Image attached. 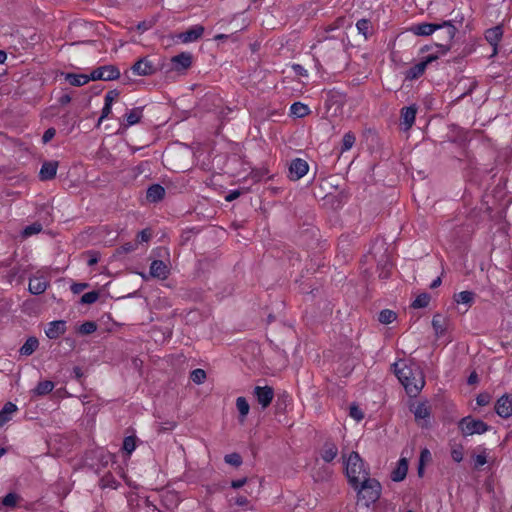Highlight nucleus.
I'll list each match as a JSON object with an SVG mask.
<instances>
[{
  "label": "nucleus",
  "mask_w": 512,
  "mask_h": 512,
  "mask_svg": "<svg viewBox=\"0 0 512 512\" xmlns=\"http://www.w3.org/2000/svg\"><path fill=\"white\" fill-rule=\"evenodd\" d=\"M392 366L395 375L404 386L406 393L410 397H416L425 384L424 376L420 368L414 363L409 365L403 364L402 367H399V363H394Z\"/></svg>",
  "instance_id": "nucleus-1"
},
{
  "label": "nucleus",
  "mask_w": 512,
  "mask_h": 512,
  "mask_svg": "<svg viewBox=\"0 0 512 512\" xmlns=\"http://www.w3.org/2000/svg\"><path fill=\"white\" fill-rule=\"evenodd\" d=\"M346 476L352 488H357V484L366 477H370V472L359 453L352 451L348 458L344 460Z\"/></svg>",
  "instance_id": "nucleus-2"
},
{
  "label": "nucleus",
  "mask_w": 512,
  "mask_h": 512,
  "mask_svg": "<svg viewBox=\"0 0 512 512\" xmlns=\"http://www.w3.org/2000/svg\"><path fill=\"white\" fill-rule=\"evenodd\" d=\"M353 489L357 491L358 501L362 502L367 508L380 499L382 492L380 482L371 477H366L357 484V488Z\"/></svg>",
  "instance_id": "nucleus-3"
},
{
  "label": "nucleus",
  "mask_w": 512,
  "mask_h": 512,
  "mask_svg": "<svg viewBox=\"0 0 512 512\" xmlns=\"http://www.w3.org/2000/svg\"><path fill=\"white\" fill-rule=\"evenodd\" d=\"M446 29L445 40L451 42L458 31L452 20L443 21L442 23H420L410 27V31L417 36H429L437 30Z\"/></svg>",
  "instance_id": "nucleus-4"
},
{
  "label": "nucleus",
  "mask_w": 512,
  "mask_h": 512,
  "mask_svg": "<svg viewBox=\"0 0 512 512\" xmlns=\"http://www.w3.org/2000/svg\"><path fill=\"white\" fill-rule=\"evenodd\" d=\"M458 428L463 436H471L487 432L490 429V426L481 419L466 416L458 422Z\"/></svg>",
  "instance_id": "nucleus-5"
},
{
  "label": "nucleus",
  "mask_w": 512,
  "mask_h": 512,
  "mask_svg": "<svg viewBox=\"0 0 512 512\" xmlns=\"http://www.w3.org/2000/svg\"><path fill=\"white\" fill-rule=\"evenodd\" d=\"M120 77V71L115 65H104L94 69L89 78L91 81L103 80L112 81Z\"/></svg>",
  "instance_id": "nucleus-6"
},
{
  "label": "nucleus",
  "mask_w": 512,
  "mask_h": 512,
  "mask_svg": "<svg viewBox=\"0 0 512 512\" xmlns=\"http://www.w3.org/2000/svg\"><path fill=\"white\" fill-rule=\"evenodd\" d=\"M439 56L437 54H430L424 57L419 63L413 65L405 72V79L406 80H415L421 77L428 64L432 63L433 61L437 60Z\"/></svg>",
  "instance_id": "nucleus-7"
},
{
  "label": "nucleus",
  "mask_w": 512,
  "mask_h": 512,
  "mask_svg": "<svg viewBox=\"0 0 512 512\" xmlns=\"http://www.w3.org/2000/svg\"><path fill=\"white\" fill-rule=\"evenodd\" d=\"M193 63V55L190 52H181L171 58V70L178 73L187 71Z\"/></svg>",
  "instance_id": "nucleus-8"
},
{
  "label": "nucleus",
  "mask_w": 512,
  "mask_h": 512,
  "mask_svg": "<svg viewBox=\"0 0 512 512\" xmlns=\"http://www.w3.org/2000/svg\"><path fill=\"white\" fill-rule=\"evenodd\" d=\"M258 404L262 409H266L270 406L274 398V389L271 386H256L253 391Z\"/></svg>",
  "instance_id": "nucleus-9"
},
{
  "label": "nucleus",
  "mask_w": 512,
  "mask_h": 512,
  "mask_svg": "<svg viewBox=\"0 0 512 512\" xmlns=\"http://www.w3.org/2000/svg\"><path fill=\"white\" fill-rule=\"evenodd\" d=\"M415 421L421 428H429L430 417H431V409L427 406L426 402H420L413 410Z\"/></svg>",
  "instance_id": "nucleus-10"
},
{
  "label": "nucleus",
  "mask_w": 512,
  "mask_h": 512,
  "mask_svg": "<svg viewBox=\"0 0 512 512\" xmlns=\"http://www.w3.org/2000/svg\"><path fill=\"white\" fill-rule=\"evenodd\" d=\"M131 70L138 76H150L157 72V68L148 59V57H142L136 61L132 65Z\"/></svg>",
  "instance_id": "nucleus-11"
},
{
  "label": "nucleus",
  "mask_w": 512,
  "mask_h": 512,
  "mask_svg": "<svg viewBox=\"0 0 512 512\" xmlns=\"http://www.w3.org/2000/svg\"><path fill=\"white\" fill-rule=\"evenodd\" d=\"M309 170L308 163L301 159L295 158L290 162L289 165V178L293 181L299 180L307 174Z\"/></svg>",
  "instance_id": "nucleus-12"
},
{
  "label": "nucleus",
  "mask_w": 512,
  "mask_h": 512,
  "mask_svg": "<svg viewBox=\"0 0 512 512\" xmlns=\"http://www.w3.org/2000/svg\"><path fill=\"white\" fill-rule=\"evenodd\" d=\"M495 412L501 418H509L512 416V395L504 394L495 403Z\"/></svg>",
  "instance_id": "nucleus-13"
},
{
  "label": "nucleus",
  "mask_w": 512,
  "mask_h": 512,
  "mask_svg": "<svg viewBox=\"0 0 512 512\" xmlns=\"http://www.w3.org/2000/svg\"><path fill=\"white\" fill-rule=\"evenodd\" d=\"M204 30L202 25H194L186 31L179 33L177 38L183 43L194 42L202 37Z\"/></svg>",
  "instance_id": "nucleus-14"
},
{
  "label": "nucleus",
  "mask_w": 512,
  "mask_h": 512,
  "mask_svg": "<svg viewBox=\"0 0 512 512\" xmlns=\"http://www.w3.org/2000/svg\"><path fill=\"white\" fill-rule=\"evenodd\" d=\"M416 113L417 108L415 105L403 107L401 109L400 119L401 124L404 125L405 131L409 130L413 126L416 118Z\"/></svg>",
  "instance_id": "nucleus-15"
},
{
  "label": "nucleus",
  "mask_w": 512,
  "mask_h": 512,
  "mask_svg": "<svg viewBox=\"0 0 512 512\" xmlns=\"http://www.w3.org/2000/svg\"><path fill=\"white\" fill-rule=\"evenodd\" d=\"M66 332V321L56 320L48 324V328L45 330L46 336L49 339H57Z\"/></svg>",
  "instance_id": "nucleus-16"
},
{
  "label": "nucleus",
  "mask_w": 512,
  "mask_h": 512,
  "mask_svg": "<svg viewBox=\"0 0 512 512\" xmlns=\"http://www.w3.org/2000/svg\"><path fill=\"white\" fill-rule=\"evenodd\" d=\"M57 168H58L57 161L44 162L39 171V179L41 181L52 180L56 176Z\"/></svg>",
  "instance_id": "nucleus-17"
},
{
  "label": "nucleus",
  "mask_w": 512,
  "mask_h": 512,
  "mask_svg": "<svg viewBox=\"0 0 512 512\" xmlns=\"http://www.w3.org/2000/svg\"><path fill=\"white\" fill-rule=\"evenodd\" d=\"M449 320L447 317L442 314H435L432 319V327L434 329L435 335L440 338L445 335L448 329Z\"/></svg>",
  "instance_id": "nucleus-18"
},
{
  "label": "nucleus",
  "mask_w": 512,
  "mask_h": 512,
  "mask_svg": "<svg viewBox=\"0 0 512 512\" xmlns=\"http://www.w3.org/2000/svg\"><path fill=\"white\" fill-rule=\"evenodd\" d=\"M169 268L162 260H154L150 265V274L154 278L166 279L169 275Z\"/></svg>",
  "instance_id": "nucleus-19"
},
{
  "label": "nucleus",
  "mask_w": 512,
  "mask_h": 512,
  "mask_svg": "<svg viewBox=\"0 0 512 512\" xmlns=\"http://www.w3.org/2000/svg\"><path fill=\"white\" fill-rule=\"evenodd\" d=\"M338 454V448L332 440H326L321 449V458L324 462H332Z\"/></svg>",
  "instance_id": "nucleus-20"
},
{
  "label": "nucleus",
  "mask_w": 512,
  "mask_h": 512,
  "mask_svg": "<svg viewBox=\"0 0 512 512\" xmlns=\"http://www.w3.org/2000/svg\"><path fill=\"white\" fill-rule=\"evenodd\" d=\"M49 286V282L43 277H32L29 279V292L33 295L44 293Z\"/></svg>",
  "instance_id": "nucleus-21"
},
{
  "label": "nucleus",
  "mask_w": 512,
  "mask_h": 512,
  "mask_svg": "<svg viewBox=\"0 0 512 512\" xmlns=\"http://www.w3.org/2000/svg\"><path fill=\"white\" fill-rule=\"evenodd\" d=\"M408 472V460L406 458H401L397 466L391 472V479L394 482L403 481Z\"/></svg>",
  "instance_id": "nucleus-22"
},
{
  "label": "nucleus",
  "mask_w": 512,
  "mask_h": 512,
  "mask_svg": "<svg viewBox=\"0 0 512 512\" xmlns=\"http://www.w3.org/2000/svg\"><path fill=\"white\" fill-rule=\"evenodd\" d=\"M503 35V29L501 26L492 27L485 32V39L493 46L494 54L497 53V44L501 40Z\"/></svg>",
  "instance_id": "nucleus-23"
},
{
  "label": "nucleus",
  "mask_w": 512,
  "mask_h": 512,
  "mask_svg": "<svg viewBox=\"0 0 512 512\" xmlns=\"http://www.w3.org/2000/svg\"><path fill=\"white\" fill-rule=\"evenodd\" d=\"M144 107H135L125 114V123L122 124L124 129L140 122L143 116Z\"/></svg>",
  "instance_id": "nucleus-24"
},
{
  "label": "nucleus",
  "mask_w": 512,
  "mask_h": 512,
  "mask_svg": "<svg viewBox=\"0 0 512 512\" xmlns=\"http://www.w3.org/2000/svg\"><path fill=\"white\" fill-rule=\"evenodd\" d=\"M165 196V189L160 184H152L146 192V198L149 202L157 203Z\"/></svg>",
  "instance_id": "nucleus-25"
},
{
  "label": "nucleus",
  "mask_w": 512,
  "mask_h": 512,
  "mask_svg": "<svg viewBox=\"0 0 512 512\" xmlns=\"http://www.w3.org/2000/svg\"><path fill=\"white\" fill-rule=\"evenodd\" d=\"M18 407L12 403L7 402L0 410V428L12 419V415L17 412Z\"/></svg>",
  "instance_id": "nucleus-26"
},
{
  "label": "nucleus",
  "mask_w": 512,
  "mask_h": 512,
  "mask_svg": "<svg viewBox=\"0 0 512 512\" xmlns=\"http://www.w3.org/2000/svg\"><path fill=\"white\" fill-rule=\"evenodd\" d=\"M65 80L72 86L80 87L91 81L87 74L67 73Z\"/></svg>",
  "instance_id": "nucleus-27"
},
{
  "label": "nucleus",
  "mask_w": 512,
  "mask_h": 512,
  "mask_svg": "<svg viewBox=\"0 0 512 512\" xmlns=\"http://www.w3.org/2000/svg\"><path fill=\"white\" fill-rule=\"evenodd\" d=\"M39 346V341L36 337H29L20 348L19 352L21 355L30 356L35 352Z\"/></svg>",
  "instance_id": "nucleus-28"
},
{
  "label": "nucleus",
  "mask_w": 512,
  "mask_h": 512,
  "mask_svg": "<svg viewBox=\"0 0 512 512\" xmlns=\"http://www.w3.org/2000/svg\"><path fill=\"white\" fill-rule=\"evenodd\" d=\"M54 388V383L50 380L40 381L33 389V393L37 396H44L49 394Z\"/></svg>",
  "instance_id": "nucleus-29"
},
{
  "label": "nucleus",
  "mask_w": 512,
  "mask_h": 512,
  "mask_svg": "<svg viewBox=\"0 0 512 512\" xmlns=\"http://www.w3.org/2000/svg\"><path fill=\"white\" fill-rule=\"evenodd\" d=\"M356 28L358 30V33L362 34L365 37V39H367L369 35H371L372 33V25L369 19L363 18L358 20L356 23Z\"/></svg>",
  "instance_id": "nucleus-30"
},
{
  "label": "nucleus",
  "mask_w": 512,
  "mask_h": 512,
  "mask_svg": "<svg viewBox=\"0 0 512 512\" xmlns=\"http://www.w3.org/2000/svg\"><path fill=\"white\" fill-rule=\"evenodd\" d=\"M236 407L239 411L240 421L243 422L249 413V403L245 397H238L236 399Z\"/></svg>",
  "instance_id": "nucleus-31"
},
{
  "label": "nucleus",
  "mask_w": 512,
  "mask_h": 512,
  "mask_svg": "<svg viewBox=\"0 0 512 512\" xmlns=\"http://www.w3.org/2000/svg\"><path fill=\"white\" fill-rule=\"evenodd\" d=\"M475 294L472 291H462L454 295V300L458 304H466L471 306L474 301Z\"/></svg>",
  "instance_id": "nucleus-32"
},
{
  "label": "nucleus",
  "mask_w": 512,
  "mask_h": 512,
  "mask_svg": "<svg viewBox=\"0 0 512 512\" xmlns=\"http://www.w3.org/2000/svg\"><path fill=\"white\" fill-rule=\"evenodd\" d=\"M290 112L296 117L302 118L310 113V109L306 104L295 102L291 105Z\"/></svg>",
  "instance_id": "nucleus-33"
},
{
  "label": "nucleus",
  "mask_w": 512,
  "mask_h": 512,
  "mask_svg": "<svg viewBox=\"0 0 512 512\" xmlns=\"http://www.w3.org/2000/svg\"><path fill=\"white\" fill-rule=\"evenodd\" d=\"M397 318V313L390 309H383L378 314V321L381 324H390Z\"/></svg>",
  "instance_id": "nucleus-34"
},
{
  "label": "nucleus",
  "mask_w": 512,
  "mask_h": 512,
  "mask_svg": "<svg viewBox=\"0 0 512 512\" xmlns=\"http://www.w3.org/2000/svg\"><path fill=\"white\" fill-rule=\"evenodd\" d=\"M138 438L136 435L126 436L123 440L122 450L127 454L131 455L132 452L136 449V443Z\"/></svg>",
  "instance_id": "nucleus-35"
},
{
  "label": "nucleus",
  "mask_w": 512,
  "mask_h": 512,
  "mask_svg": "<svg viewBox=\"0 0 512 512\" xmlns=\"http://www.w3.org/2000/svg\"><path fill=\"white\" fill-rule=\"evenodd\" d=\"M430 300V294L423 292L416 297V299L412 302L411 307L415 309L425 308L429 305Z\"/></svg>",
  "instance_id": "nucleus-36"
},
{
  "label": "nucleus",
  "mask_w": 512,
  "mask_h": 512,
  "mask_svg": "<svg viewBox=\"0 0 512 512\" xmlns=\"http://www.w3.org/2000/svg\"><path fill=\"white\" fill-rule=\"evenodd\" d=\"M356 141L355 134L351 131L344 134L342 139V152L350 150Z\"/></svg>",
  "instance_id": "nucleus-37"
},
{
  "label": "nucleus",
  "mask_w": 512,
  "mask_h": 512,
  "mask_svg": "<svg viewBox=\"0 0 512 512\" xmlns=\"http://www.w3.org/2000/svg\"><path fill=\"white\" fill-rule=\"evenodd\" d=\"M97 330V324L94 321H86L78 327V333L81 335H89Z\"/></svg>",
  "instance_id": "nucleus-38"
},
{
  "label": "nucleus",
  "mask_w": 512,
  "mask_h": 512,
  "mask_svg": "<svg viewBox=\"0 0 512 512\" xmlns=\"http://www.w3.org/2000/svg\"><path fill=\"white\" fill-rule=\"evenodd\" d=\"M206 377H207L206 372L203 369H200V368L194 369L190 373V379L195 384H202L205 381Z\"/></svg>",
  "instance_id": "nucleus-39"
},
{
  "label": "nucleus",
  "mask_w": 512,
  "mask_h": 512,
  "mask_svg": "<svg viewBox=\"0 0 512 512\" xmlns=\"http://www.w3.org/2000/svg\"><path fill=\"white\" fill-rule=\"evenodd\" d=\"M42 228V224L38 222L32 223L31 225H28L24 228L22 235L24 237L32 236L34 234L41 232Z\"/></svg>",
  "instance_id": "nucleus-40"
},
{
  "label": "nucleus",
  "mask_w": 512,
  "mask_h": 512,
  "mask_svg": "<svg viewBox=\"0 0 512 512\" xmlns=\"http://www.w3.org/2000/svg\"><path fill=\"white\" fill-rule=\"evenodd\" d=\"M224 461L227 464L238 467L242 464V457L239 453L234 452V453L225 455Z\"/></svg>",
  "instance_id": "nucleus-41"
},
{
  "label": "nucleus",
  "mask_w": 512,
  "mask_h": 512,
  "mask_svg": "<svg viewBox=\"0 0 512 512\" xmlns=\"http://www.w3.org/2000/svg\"><path fill=\"white\" fill-rule=\"evenodd\" d=\"M99 298V292L98 291H90L82 295L80 299L81 304H93L95 303Z\"/></svg>",
  "instance_id": "nucleus-42"
},
{
  "label": "nucleus",
  "mask_w": 512,
  "mask_h": 512,
  "mask_svg": "<svg viewBox=\"0 0 512 512\" xmlns=\"http://www.w3.org/2000/svg\"><path fill=\"white\" fill-rule=\"evenodd\" d=\"M463 450L462 444H456L452 447L451 457L455 462L460 463L463 460Z\"/></svg>",
  "instance_id": "nucleus-43"
},
{
  "label": "nucleus",
  "mask_w": 512,
  "mask_h": 512,
  "mask_svg": "<svg viewBox=\"0 0 512 512\" xmlns=\"http://www.w3.org/2000/svg\"><path fill=\"white\" fill-rule=\"evenodd\" d=\"M157 22L156 17H152L150 20H143L139 22L136 26L137 30L140 32H145L149 29H151Z\"/></svg>",
  "instance_id": "nucleus-44"
},
{
  "label": "nucleus",
  "mask_w": 512,
  "mask_h": 512,
  "mask_svg": "<svg viewBox=\"0 0 512 512\" xmlns=\"http://www.w3.org/2000/svg\"><path fill=\"white\" fill-rule=\"evenodd\" d=\"M437 39L444 42V43H436V46L440 49L441 54H445L450 50V43L445 40L446 37V31L443 33V35L438 34Z\"/></svg>",
  "instance_id": "nucleus-45"
},
{
  "label": "nucleus",
  "mask_w": 512,
  "mask_h": 512,
  "mask_svg": "<svg viewBox=\"0 0 512 512\" xmlns=\"http://www.w3.org/2000/svg\"><path fill=\"white\" fill-rule=\"evenodd\" d=\"M349 415L354 418L355 420L357 421H360L364 418V414L363 412L361 411V409L355 405V404H352L350 406V409H349Z\"/></svg>",
  "instance_id": "nucleus-46"
},
{
  "label": "nucleus",
  "mask_w": 512,
  "mask_h": 512,
  "mask_svg": "<svg viewBox=\"0 0 512 512\" xmlns=\"http://www.w3.org/2000/svg\"><path fill=\"white\" fill-rule=\"evenodd\" d=\"M490 401H491V395L487 392L480 393L476 397V402L479 406H486L490 403Z\"/></svg>",
  "instance_id": "nucleus-47"
},
{
  "label": "nucleus",
  "mask_w": 512,
  "mask_h": 512,
  "mask_svg": "<svg viewBox=\"0 0 512 512\" xmlns=\"http://www.w3.org/2000/svg\"><path fill=\"white\" fill-rule=\"evenodd\" d=\"M152 234L149 229H143L137 234L136 243L148 242L151 238Z\"/></svg>",
  "instance_id": "nucleus-48"
},
{
  "label": "nucleus",
  "mask_w": 512,
  "mask_h": 512,
  "mask_svg": "<svg viewBox=\"0 0 512 512\" xmlns=\"http://www.w3.org/2000/svg\"><path fill=\"white\" fill-rule=\"evenodd\" d=\"M391 267H392L391 263L386 261L384 263V265L381 267V270L379 272V278L380 279H388L391 274Z\"/></svg>",
  "instance_id": "nucleus-49"
},
{
  "label": "nucleus",
  "mask_w": 512,
  "mask_h": 512,
  "mask_svg": "<svg viewBox=\"0 0 512 512\" xmlns=\"http://www.w3.org/2000/svg\"><path fill=\"white\" fill-rule=\"evenodd\" d=\"M487 463V456L485 454V451L481 454H478L474 457V468L479 469L483 465Z\"/></svg>",
  "instance_id": "nucleus-50"
},
{
  "label": "nucleus",
  "mask_w": 512,
  "mask_h": 512,
  "mask_svg": "<svg viewBox=\"0 0 512 512\" xmlns=\"http://www.w3.org/2000/svg\"><path fill=\"white\" fill-rule=\"evenodd\" d=\"M111 112H112V105L104 102V107L102 108L101 116L98 119L97 126H99L100 123L111 114Z\"/></svg>",
  "instance_id": "nucleus-51"
},
{
  "label": "nucleus",
  "mask_w": 512,
  "mask_h": 512,
  "mask_svg": "<svg viewBox=\"0 0 512 512\" xmlns=\"http://www.w3.org/2000/svg\"><path fill=\"white\" fill-rule=\"evenodd\" d=\"M432 460V455L429 449L424 448L420 452L419 462L421 464H426Z\"/></svg>",
  "instance_id": "nucleus-52"
},
{
  "label": "nucleus",
  "mask_w": 512,
  "mask_h": 512,
  "mask_svg": "<svg viewBox=\"0 0 512 512\" xmlns=\"http://www.w3.org/2000/svg\"><path fill=\"white\" fill-rule=\"evenodd\" d=\"M120 92L117 89H113L107 92L104 101L109 104H113V101L118 98Z\"/></svg>",
  "instance_id": "nucleus-53"
},
{
  "label": "nucleus",
  "mask_w": 512,
  "mask_h": 512,
  "mask_svg": "<svg viewBox=\"0 0 512 512\" xmlns=\"http://www.w3.org/2000/svg\"><path fill=\"white\" fill-rule=\"evenodd\" d=\"M55 134H56V130H55V128H53V127L48 128V129L44 132V134H43V136H42V142H43L44 144L48 143L50 140H52V139H53V137L55 136Z\"/></svg>",
  "instance_id": "nucleus-54"
},
{
  "label": "nucleus",
  "mask_w": 512,
  "mask_h": 512,
  "mask_svg": "<svg viewBox=\"0 0 512 512\" xmlns=\"http://www.w3.org/2000/svg\"><path fill=\"white\" fill-rule=\"evenodd\" d=\"M244 192V189H235L231 190L226 196L225 200L228 202L234 201L237 199L242 193Z\"/></svg>",
  "instance_id": "nucleus-55"
},
{
  "label": "nucleus",
  "mask_w": 512,
  "mask_h": 512,
  "mask_svg": "<svg viewBox=\"0 0 512 512\" xmlns=\"http://www.w3.org/2000/svg\"><path fill=\"white\" fill-rule=\"evenodd\" d=\"M137 243L127 242L119 248L120 253H130L137 248Z\"/></svg>",
  "instance_id": "nucleus-56"
},
{
  "label": "nucleus",
  "mask_w": 512,
  "mask_h": 512,
  "mask_svg": "<svg viewBox=\"0 0 512 512\" xmlns=\"http://www.w3.org/2000/svg\"><path fill=\"white\" fill-rule=\"evenodd\" d=\"M88 283H73L71 285V291L74 293V294H79L80 292H82L84 289H86L88 287Z\"/></svg>",
  "instance_id": "nucleus-57"
},
{
  "label": "nucleus",
  "mask_w": 512,
  "mask_h": 512,
  "mask_svg": "<svg viewBox=\"0 0 512 512\" xmlns=\"http://www.w3.org/2000/svg\"><path fill=\"white\" fill-rule=\"evenodd\" d=\"M176 423L174 421H168L166 423H163L160 428L158 429L159 433L171 431L175 428Z\"/></svg>",
  "instance_id": "nucleus-58"
},
{
  "label": "nucleus",
  "mask_w": 512,
  "mask_h": 512,
  "mask_svg": "<svg viewBox=\"0 0 512 512\" xmlns=\"http://www.w3.org/2000/svg\"><path fill=\"white\" fill-rule=\"evenodd\" d=\"M247 477H243L241 479L231 481V487L233 489H239L243 487L247 483Z\"/></svg>",
  "instance_id": "nucleus-59"
},
{
  "label": "nucleus",
  "mask_w": 512,
  "mask_h": 512,
  "mask_svg": "<svg viewBox=\"0 0 512 512\" xmlns=\"http://www.w3.org/2000/svg\"><path fill=\"white\" fill-rule=\"evenodd\" d=\"M294 72L299 76H307V71L304 69V67L300 64H294L292 66Z\"/></svg>",
  "instance_id": "nucleus-60"
},
{
  "label": "nucleus",
  "mask_w": 512,
  "mask_h": 512,
  "mask_svg": "<svg viewBox=\"0 0 512 512\" xmlns=\"http://www.w3.org/2000/svg\"><path fill=\"white\" fill-rule=\"evenodd\" d=\"M73 374H74L75 379L80 382L81 378L83 377L82 369L79 366H75L73 368Z\"/></svg>",
  "instance_id": "nucleus-61"
},
{
  "label": "nucleus",
  "mask_w": 512,
  "mask_h": 512,
  "mask_svg": "<svg viewBox=\"0 0 512 512\" xmlns=\"http://www.w3.org/2000/svg\"><path fill=\"white\" fill-rule=\"evenodd\" d=\"M58 102L60 105H66L71 102V96L69 94H63L59 99Z\"/></svg>",
  "instance_id": "nucleus-62"
},
{
  "label": "nucleus",
  "mask_w": 512,
  "mask_h": 512,
  "mask_svg": "<svg viewBox=\"0 0 512 512\" xmlns=\"http://www.w3.org/2000/svg\"><path fill=\"white\" fill-rule=\"evenodd\" d=\"M477 382H478V375H477V373H476V372H472V373L469 375L468 379H467V383H468L469 385H473V384H476Z\"/></svg>",
  "instance_id": "nucleus-63"
},
{
  "label": "nucleus",
  "mask_w": 512,
  "mask_h": 512,
  "mask_svg": "<svg viewBox=\"0 0 512 512\" xmlns=\"http://www.w3.org/2000/svg\"><path fill=\"white\" fill-rule=\"evenodd\" d=\"M249 503L247 497L245 496H239L236 498L235 500V504L239 505V506H245Z\"/></svg>",
  "instance_id": "nucleus-64"
}]
</instances>
